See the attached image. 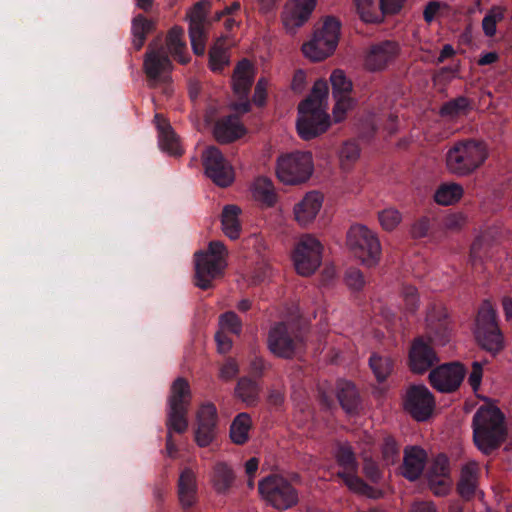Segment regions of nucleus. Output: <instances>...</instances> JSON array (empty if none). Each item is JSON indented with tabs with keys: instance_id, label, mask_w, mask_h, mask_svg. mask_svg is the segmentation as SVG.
I'll return each instance as SVG.
<instances>
[{
	"instance_id": "nucleus-39",
	"label": "nucleus",
	"mask_w": 512,
	"mask_h": 512,
	"mask_svg": "<svg viewBox=\"0 0 512 512\" xmlns=\"http://www.w3.org/2000/svg\"><path fill=\"white\" fill-rule=\"evenodd\" d=\"M159 146L170 155L178 156L183 153L180 138L174 130H160Z\"/></svg>"
},
{
	"instance_id": "nucleus-40",
	"label": "nucleus",
	"mask_w": 512,
	"mask_h": 512,
	"mask_svg": "<svg viewBox=\"0 0 512 512\" xmlns=\"http://www.w3.org/2000/svg\"><path fill=\"white\" fill-rule=\"evenodd\" d=\"M449 321L448 313L442 303H432L426 309V331L437 328L438 325Z\"/></svg>"
},
{
	"instance_id": "nucleus-47",
	"label": "nucleus",
	"mask_w": 512,
	"mask_h": 512,
	"mask_svg": "<svg viewBox=\"0 0 512 512\" xmlns=\"http://www.w3.org/2000/svg\"><path fill=\"white\" fill-rule=\"evenodd\" d=\"M203 423L217 427L218 415L214 404L204 403L199 407L196 413V424L201 425Z\"/></svg>"
},
{
	"instance_id": "nucleus-61",
	"label": "nucleus",
	"mask_w": 512,
	"mask_h": 512,
	"mask_svg": "<svg viewBox=\"0 0 512 512\" xmlns=\"http://www.w3.org/2000/svg\"><path fill=\"white\" fill-rule=\"evenodd\" d=\"M482 376H483L482 365L479 362H473L472 370L468 377V382L474 391H476L480 387Z\"/></svg>"
},
{
	"instance_id": "nucleus-57",
	"label": "nucleus",
	"mask_w": 512,
	"mask_h": 512,
	"mask_svg": "<svg viewBox=\"0 0 512 512\" xmlns=\"http://www.w3.org/2000/svg\"><path fill=\"white\" fill-rule=\"evenodd\" d=\"M429 474H435L436 477L450 476L448 458L445 455H438L432 464Z\"/></svg>"
},
{
	"instance_id": "nucleus-18",
	"label": "nucleus",
	"mask_w": 512,
	"mask_h": 512,
	"mask_svg": "<svg viewBox=\"0 0 512 512\" xmlns=\"http://www.w3.org/2000/svg\"><path fill=\"white\" fill-rule=\"evenodd\" d=\"M399 53L400 46L396 41L383 40L374 43L366 52L364 65L369 71H382L396 59Z\"/></svg>"
},
{
	"instance_id": "nucleus-11",
	"label": "nucleus",
	"mask_w": 512,
	"mask_h": 512,
	"mask_svg": "<svg viewBox=\"0 0 512 512\" xmlns=\"http://www.w3.org/2000/svg\"><path fill=\"white\" fill-rule=\"evenodd\" d=\"M323 244L313 234H304L297 241L292 260L297 273L301 276H310L322 263Z\"/></svg>"
},
{
	"instance_id": "nucleus-41",
	"label": "nucleus",
	"mask_w": 512,
	"mask_h": 512,
	"mask_svg": "<svg viewBox=\"0 0 512 512\" xmlns=\"http://www.w3.org/2000/svg\"><path fill=\"white\" fill-rule=\"evenodd\" d=\"M341 406L347 413H353L358 407V396L353 384L345 382L341 385L338 393Z\"/></svg>"
},
{
	"instance_id": "nucleus-62",
	"label": "nucleus",
	"mask_w": 512,
	"mask_h": 512,
	"mask_svg": "<svg viewBox=\"0 0 512 512\" xmlns=\"http://www.w3.org/2000/svg\"><path fill=\"white\" fill-rule=\"evenodd\" d=\"M406 0H380V9L383 13L396 14L398 13Z\"/></svg>"
},
{
	"instance_id": "nucleus-10",
	"label": "nucleus",
	"mask_w": 512,
	"mask_h": 512,
	"mask_svg": "<svg viewBox=\"0 0 512 512\" xmlns=\"http://www.w3.org/2000/svg\"><path fill=\"white\" fill-rule=\"evenodd\" d=\"M143 68L150 87L155 88L162 84L164 85L163 93L166 95L171 93L169 83L173 64L165 47L154 48L151 43L144 56Z\"/></svg>"
},
{
	"instance_id": "nucleus-7",
	"label": "nucleus",
	"mask_w": 512,
	"mask_h": 512,
	"mask_svg": "<svg viewBox=\"0 0 512 512\" xmlns=\"http://www.w3.org/2000/svg\"><path fill=\"white\" fill-rule=\"evenodd\" d=\"M314 173V161L310 152L283 154L276 162V176L285 185L306 183Z\"/></svg>"
},
{
	"instance_id": "nucleus-35",
	"label": "nucleus",
	"mask_w": 512,
	"mask_h": 512,
	"mask_svg": "<svg viewBox=\"0 0 512 512\" xmlns=\"http://www.w3.org/2000/svg\"><path fill=\"white\" fill-rule=\"evenodd\" d=\"M357 12L360 18L367 23H377L382 21L383 13L380 9V3L377 4L375 0H354Z\"/></svg>"
},
{
	"instance_id": "nucleus-12",
	"label": "nucleus",
	"mask_w": 512,
	"mask_h": 512,
	"mask_svg": "<svg viewBox=\"0 0 512 512\" xmlns=\"http://www.w3.org/2000/svg\"><path fill=\"white\" fill-rule=\"evenodd\" d=\"M205 175L217 186L226 188L235 181V169L222 152L213 146L201 155Z\"/></svg>"
},
{
	"instance_id": "nucleus-6",
	"label": "nucleus",
	"mask_w": 512,
	"mask_h": 512,
	"mask_svg": "<svg viewBox=\"0 0 512 512\" xmlns=\"http://www.w3.org/2000/svg\"><path fill=\"white\" fill-rule=\"evenodd\" d=\"M227 255V249L220 241H211L207 251L195 254V279L199 288L208 289L212 281L223 274Z\"/></svg>"
},
{
	"instance_id": "nucleus-30",
	"label": "nucleus",
	"mask_w": 512,
	"mask_h": 512,
	"mask_svg": "<svg viewBox=\"0 0 512 512\" xmlns=\"http://www.w3.org/2000/svg\"><path fill=\"white\" fill-rule=\"evenodd\" d=\"M183 36L184 30L182 27H172L167 34V47L176 61L187 64L190 61V56L186 53V43Z\"/></svg>"
},
{
	"instance_id": "nucleus-2",
	"label": "nucleus",
	"mask_w": 512,
	"mask_h": 512,
	"mask_svg": "<svg viewBox=\"0 0 512 512\" xmlns=\"http://www.w3.org/2000/svg\"><path fill=\"white\" fill-rule=\"evenodd\" d=\"M503 421V414L495 406L480 407L474 415V442L483 453H490L504 439Z\"/></svg>"
},
{
	"instance_id": "nucleus-46",
	"label": "nucleus",
	"mask_w": 512,
	"mask_h": 512,
	"mask_svg": "<svg viewBox=\"0 0 512 512\" xmlns=\"http://www.w3.org/2000/svg\"><path fill=\"white\" fill-rule=\"evenodd\" d=\"M452 335V328L450 322L440 323L437 328L427 331L428 341L435 346L446 345Z\"/></svg>"
},
{
	"instance_id": "nucleus-56",
	"label": "nucleus",
	"mask_w": 512,
	"mask_h": 512,
	"mask_svg": "<svg viewBox=\"0 0 512 512\" xmlns=\"http://www.w3.org/2000/svg\"><path fill=\"white\" fill-rule=\"evenodd\" d=\"M467 224V216L463 213L457 212L449 214L444 219V227L450 231H458Z\"/></svg>"
},
{
	"instance_id": "nucleus-25",
	"label": "nucleus",
	"mask_w": 512,
	"mask_h": 512,
	"mask_svg": "<svg viewBox=\"0 0 512 512\" xmlns=\"http://www.w3.org/2000/svg\"><path fill=\"white\" fill-rule=\"evenodd\" d=\"M241 209L234 204L225 205L221 213V228L223 233L230 239L236 240L240 237L242 230Z\"/></svg>"
},
{
	"instance_id": "nucleus-44",
	"label": "nucleus",
	"mask_w": 512,
	"mask_h": 512,
	"mask_svg": "<svg viewBox=\"0 0 512 512\" xmlns=\"http://www.w3.org/2000/svg\"><path fill=\"white\" fill-rule=\"evenodd\" d=\"M400 308L407 314H414L419 308V294L413 286H403L400 292Z\"/></svg>"
},
{
	"instance_id": "nucleus-3",
	"label": "nucleus",
	"mask_w": 512,
	"mask_h": 512,
	"mask_svg": "<svg viewBox=\"0 0 512 512\" xmlns=\"http://www.w3.org/2000/svg\"><path fill=\"white\" fill-rule=\"evenodd\" d=\"M347 247L366 268L376 267L381 260L382 246L376 231L364 224H354L347 232Z\"/></svg>"
},
{
	"instance_id": "nucleus-63",
	"label": "nucleus",
	"mask_w": 512,
	"mask_h": 512,
	"mask_svg": "<svg viewBox=\"0 0 512 512\" xmlns=\"http://www.w3.org/2000/svg\"><path fill=\"white\" fill-rule=\"evenodd\" d=\"M266 96H267V93H266V81L261 78L258 80L256 86H255V90H254V95H253V102L257 105V106H263L265 104V101H266Z\"/></svg>"
},
{
	"instance_id": "nucleus-36",
	"label": "nucleus",
	"mask_w": 512,
	"mask_h": 512,
	"mask_svg": "<svg viewBox=\"0 0 512 512\" xmlns=\"http://www.w3.org/2000/svg\"><path fill=\"white\" fill-rule=\"evenodd\" d=\"M377 220L383 231L393 232L402 223L403 216L399 209L388 206L377 212Z\"/></svg>"
},
{
	"instance_id": "nucleus-51",
	"label": "nucleus",
	"mask_w": 512,
	"mask_h": 512,
	"mask_svg": "<svg viewBox=\"0 0 512 512\" xmlns=\"http://www.w3.org/2000/svg\"><path fill=\"white\" fill-rule=\"evenodd\" d=\"M428 481L431 491L436 496H444L448 494L452 487V480L450 476L436 477L435 474H429Z\"/></svg>"
},
{
	"instance_id": "nucleus-4",
	"label": "nucleus",
	"mask_w": 512,
	"mask_h": 512,
	"mask_svg": "<svg viewBox=\"0 0 512 512\" xmlns=\"http://www.w3.org/2000/svg\"><path fill=\"white\" fill-rule=\"evenodd\" d=\"M260 499L277 511H286L297 506L299 492L288 478L281 474H270L258 482Z\"/></svg>"
},
{
	"instance_id": "nucleus-21",
	"label": "nucleus",
	"mask_w": 512,
	"mask_h": 512,
	"mask_svg": "<svg viewBox=\"0 0 512 512\" xmlns=\"http://www.w3.org/2000/svg\"><path fill=\"white\" fill-rule=\"evenodd\" d=\"M436 362H438V358L431 347V343L423 337L415 339L409 351V367L411 371L423 374Z\"/></svg>"
},
{
	"instance_id": "nucleus-60",
	"label": "nucleus",
	"mask_w": 512,
	"mask_h": 512,
	"mask_svg": "<svg viewBox=\"0 0 512 512\" xmlns=\"http://www.w3.org/2000/svg\"><path fill=\"white\" fill-rule=\"evenodd\" d=\"M239 372V367L234 359H228L220 368V378L229 381L232 380Z\"/></svg>"
},
{
	"instance_id": "nucleus-28",
	"label": "nucleus",
	"mask_w": 512,
	"mask_h": 512,
	"mask_svg": "<svg viewBox=\"0 0 512 512\" xmlns=\"http://www.w3.org/2000/svg\"><path fill=\"white\" fill-rule=\"evenodd\" d=\"M464 195V188L456 182H446L440 184L435 192L433 199L441 206H451L458 203Z\"/></svg>"
},
{
	"instance_id": "nucleus-54",
	"label": "nucleus",
	"mask_w": 512,
	"mask_h": 512,
	"mask_svg": "<svg viewBox=\"0 0 512 512\" xmlns=\"http://www.w3.org/2000/svg\"><path fill=\"white\" fill-rule=\"evenodd\" d=\"M246 130H213L214 139L220 144H230L242 139Z\"/></svg>"
},
{
	"instance_id": "nucleus-52",
	"label": "nucleus",
	"mask_w": 512,
	"mask_h": 512,
	"mask_svg": "<svg viewBox=\"0 0 512 512\" xmlns=\"http://www.w3.org/2000/svg\"><path fill=\"white\" fill-rule=\"evenodd\" d=\"M381 452L383 461L387 465L394 464L399 457L398 445L396 441L390 436L384 438L381 445Z\"/></svg>"
},
{
	"instance_id": "nucleus-24",
	"label": "nucleus",
	"mask_w": 512,
	"mask_h": 512,
	"mask_svg": "<svg viewBox=\"0 0 512 512\" xmlns=\"http://www.w3.org/2000/svg\"><path fill=\"white\" fill-rule=\"evenodd\" d=\"M178 496L184 508L193 506L197 500L196 473L190 468H185L179 476Z\"/></svg>"
},
{
	"instance_id": "nucleus-1",
	"label": "nucleus",
	"mask_w": 512,
	"mask_h": 512,
	"mask_svg": "<svg viewBox=\"0 0 512 512\" xmlns=\"http://www.w3.org/2000/svg\"><path fill=\"white\" fill-rule=\"evenodd\" d=\"M489 157V148L483 141L465 140L452 145L446 155L448 173L467 177L480 169Z\"/></svg>"
},
{
	"instance_id": "nucleus-13",
	"label": "nucleus",
	"mask_w": 512,
	"mask_h": 512,
	"mask_svg": "<svg viewBox=\"0 0 512 512\" xmlns=\"http://www.w3.org/2000/svg\"><path fill=\"white\" fill-rule=\"evenodd\" d=\"M335 458L343 471L338 475L343 479L346 486L353 492L362 494L368 497H376V492L373 488L366 485L357 476V462L354 452L350 445L339 444L335 451Z\"/></svg>"
},
{
	"instance_id": "nucleus-53",
	"label": "nucleus",
	"mask_w": 512,
	"mask_h": 512,
	"mask_svg": "<svg viewBox=\"0 0 512 512\" xmlns=\"http://www.w3.org/2000/svg\"><path fill=\"white\" fill-rule=\"evenodd\" d=\"M210 7L209 0H200L194 4L193 8L188 14L189 22L192 23H205L207 12Z\"/></svg>"
},
{
	"instance_id": "nucleus-19",
	"label": "nucleus",
	"mask_w": 512,
	"mask_h": 512,
	"mask_svg": "<svg viewBox=\"0 0 512 512\" xmlns=\"http://www.w3.org/2000/svg\"><path fill=\"white\" fill-rule=\"evenodd\" d=\"M465 369L460 363L444 364L429 374L431 385L440 392H452L461 384Z\"/></svg>"
},
{
	"instance_id": "nucleus-9",
	"label": "nucleus",
	"mask_w": 512,
	"mask_h": 512,
	"mask_svg": "<svg viewBox=\"0 0 512 512\" xmlns=\"http://www.w3.org/2000/svg\"><path fill=\"white\" fill-rule=\"evenodd\" d=\"M474 336L479 345L496 354L504 348V338L496 320V310L493 305L485 301L477 314Z\"/></svg>"
},
{
	"instance_id": "nucleus-43",
	"label": "nucleus",
	"mask_w": 512,
	"mask_h": 512,
	"mask_svg": "<svg viewBox=\"0 0 512 512\" xmlns=\"http://www.w3.org/2000/svg\"><path fill=\"white\" fill-rule=\"evenodd\" d=\"M188 409H179L169 407L167 427L168 432L175 431L177 433H184L188 428L187 420Z\"/></svg>"
},
{
	"instance_id": "nucleus-49",
	"label": "nucleus",
	"mask_w": 512,
	"mask_h": 512,
	"mask_svg": "<svg viewBox=\"0 0 512 512\" xmlns=\"http://www.w3.org/2000/svg\"><path fill=\"white\" fill-rule=\"evenodd\" d=\"M242 324L234 312H226L219 318V330L224 333L239 334Z\"/></svg>"
},
{
	"instance_id": "nucleus-48",
	"label": "nucleus",
	"mask_w": 512,
	"mask_h": 512,
	"mask_svg": "<svg viewBox=\"0 0 512 512\" xmlns=\"http://www.w3.org/2000/svg\"><path fill=\"white\" fill-rule=\"evenodd\" d=\"M229 59L226 50L218 45L213 46L209 51V67L214 72H221Z\"/></svg>"
},
{
	"instance_id": "nucleus-58",
	"label": "nucleus",
	"mask_w": 512,
	"mask_h": 512,
	"mask_svg": "<svg viewBox=\"0 0 512 512\" xmlns=\"http://www.w3.org/2000/svg\"><path fill=\"white\" fill-rule=\"evenodd\" d=\"M362 458L364 461L363 471L366 477L374 482L378 481L381 477L378 465L365 452L362 453Z\"/></svg>"
},
{
	"instance_id": "nucleus-20",
	"label": "nucleus",
	"mask_w": 512,
	"mask_h": 512,
	"mask_svg": "<svg viewBox=\"0 0 512 512\" xmlns=\"http://www.w3.org/2000/svg\"><path fill=\"white\" fill-rule=\"evenodd\" d=\"M232 81L234 93L240 99H245V101L239 103L237 109L241 112H248L250 103L247 101V96L254 81L253 67L248 59H242L238 62L234 69Z\"/></svg>"
},
{
	"instance_id": "nucleus-26",
	"label": "nucleus",
	"mask_w": 512,
	"mask_h": 512,
	"mask_svg": "<svg viewBox=\"0 0 512 512\" xmlns=\"http://www.w3.org/2000/svg\"><path fill=\"white\" fill-rule=\"evenodd\" d=\"M156 29V22L147 19L143 14H137L131 22V33L133 36L132 45L136 51L142 49L146 42L147 35Z\"/></svg>"
},
{
	"instance_id": "nucleus-22",
	"label": "nucleus",
	"mask_w": 512,
	"mask_h": 512,
	"mask_svg": "<svg viewBox=\"0 0 512 512\" xmlns=\"http://www.w3.org/2000/svg\"><path fill=\"white\" fill-rule=\"evenodd\" d=\"M316 6V0H293L288 3L282 14L285 28L293 33L310 18Z\"/></svg>"
},
{
	"instance_id": "nucleus-33",
	"label": "nucleus",
	"mask_w": 512,
	"mask_h": 512,
	"mask_svg": "<svg viewBox=\"0 0 512 512\" xmlns=\"http://www.w3.org/2000/svg\"><path fill=\"white\" fill-rule=\"evenodd\" d=\"M473 100L466 96H458L442 104L440 114L451 119L467 115L473 109Z\"/></svg>"
},
{
	"instance_id": "nucleus-23",
	"label": "nucleus",
	"mask_w": 512,
	"mask_h": 512,
	"mask_svg": "<svg viewBox=\"0 0 512 512\" xmlns=\"http://www.w3.org/2000/svg\"><path fill=\"white\" fill-rule=\"evenodd\" d=\"M427 453L418 446H410L404 450L402 474L405 478L416 480L424 470Z\"/></svg>"
},
{
	"instance_id": "nucleus-27",
	"label": "nucleus",
	"mask_w": 512,
	"mask_h": 512,
	"mask_svg": "<svg viewBox=\"0 0 512 512\" xmlns=\"http://www.w3.org/2000/svg\"><path fill=\"white\" fill-rule=\"evenodd\" d=\"M250 190L253 198L263 206L271 207L276 203L277 195L269 178L259 177L255 179Z\"/></svg>"
},
{
	"instance_id": "nucleus-59",
	"label": "nucleus",
	"mask_w": 512,
	"mask_h": 512,
	"mask_svg": "<svg viewBox=\"0 0 512 512\" xmlns=\"http://www.w3.org/2000/svg\"><path fill=\"white\" fill-rule=\"evenodd\" d=\"M244 468L245 474L248 477L247 485L252 489L255 486V477L259 468V459L257 457L250 458L245 462Z\"/></svg>"
},
{
	"instance_id": "nucleus-64",
	"label": "nucleus",
	"mask_w": 512,
	"mask_h": 512,
	"mask_svg": "<svg viewBox=\"0 0 512 512\" xmlns=\"http://www.w3.org/2000/svg\"><path fill=\"white\" fill-rule=\"evenodd\" d=\"M410 512H438L436 506L430 501H417L412 504Z\"/></svg>"
},
{
	"instance_id": "nucleus-34",
	"label": "nucleus",
	"mask_w": 512,
	"mask_h": 512,
	"mask_svg": "<svg viewBox=\"0 0 512 512\" xmlns=\"http://www.w3.org/2000/svg\"><path fill=\"white\" fill-rule=\"evenodd\" d=\"M252 419L247 413L238 414L230 426V438L237 445L245 444L249 439Z\"/></svg>"
},
{
	"instance_id": "nucleus-32",
	"label": "nucleus",
	"mask_w": 512,
	"mask_h": 512,
	"mask_svg": "<svg viewBox=\"0 0 512 512\" xmlns=\"http://www.w3.org/2000/svg\"><path fill=\"white\" fill-rule=\"evenodd\" d=\"M361 149L355 141H345L337 152L338 165L341 171L350 172L360 159Z\"/></svg>"
},
{
	"instance_id": "nucleus-16",
	"label": "nucleus",
	"mask_w": 512,
	"mask_h": 512,
	"mask_svg": "<svg viewBox=\"0 0 512 512\" xmlns=\"http://www.w3.org/2000/svg\"><path fill=\"white\" fill-rule=\"evenodd\" d=\"M403 407L415 420L425 421L433 414L435 399L426 386L413 385L405 393Z\"/></svg>"
},
{
	"instance_id": "nucleus-45",
	"label": "nucleus",
	"mask_w": 512,
	"mask_h": 512,
	"mask_svg": "<svg viewBox=\"0 0 512 512\" xmlns=\"http://www.w3.org/2000/svg\"><path fill=\"white\" fill-rule=\"evenodd\" d=\"M259 389L257 384L247 378L239 380L236 387V395L248 405L256 402L258 398Z\"/></svg>"
},
{
	"instance_id": "nucleus-8",
	"label": "nucleus",
	"mask_w": 512,
	"mask_h": 512,
	"mask_svg": "<svg viewBox=\"0 0 512 512\" xmlns=\"http://www.w3.org/2000/svg\"><path fill=\"white\" fill-rule=\"evenodd\" d=\"M341 22L327 16L320 28H317L312 39L305 43L302 51L312 61H322L330 56L336 49L339 41Z\"/></svg>"
},
{
	"instance_id": "nucleus-5",
	"label": "nucleus",
	"mask_w": 512,
	"mask_h": 512,
	"mask_svg": "<svg viewBox=\"0 0 512 512\" xmlns=\"http://www.w3.org/2000/svg\"><path fill=\"white\" fill-rule=\"evenodd\" d=\"M328 92L329 88L326 80L318 79L315 81L310 95L298 106L299 117L295 128H328L331 125L330 116L323 107Z\"/></svg>"
},
{
	"instance_id": "nucleus-38",
	"label": "nucleus",
	"mask_w": 512,
	"mask_h": 512,
	"mask_svg": "<svg viewBox=\"0 0 512 512\" xmlns=\"http://www.w3.org/2000/svg\"><path fill=\"white\" fill-rule=\"evenodd\" d=\"M506 8L502 6H492L484 18L482 19V29L486 37H494L497 32V24L502 22L505 18Z\"/></svg>"
},
{
	"instance_id": "nucleus-50",
	"label": "nucleus",
	"mask_w": 512,
	"mask_h": 512,
	"mask_svg": "<svg viewBox=\"0 0 512 512\" xmlns=\"http://www.w3.org/2000/svg\"><path fill=\"white\" fill-rule=\"evenodd\" d=\"M217 434V427L206 424L197 425L195 429V442L200 447H206L212 443Z\"/></svg>"
},
{
	"instance_id": "nucleus-17",
	"label": "nucleus",
	"mask_w": 512,
	"mask_h": 512,
	"mask_svg": "<svg viewBox=\"0 0 512 512\" xmlns=\"http://www.w3.org/2000/svg\"><path fill=\"white\" fill-rule=\"evenodd\" d=\"M323 203L324 195L321 192L316 190L306 192L293 206V220L299 227L309 228L320 214Z\"/></svg>"
},
{
	"instance_id": "nucleus-37",
	"label": "nucleus",
	"mask_w": 512,
	"mask_h": 512,
	"mask_svg": "<svg viewBox=\"0 0 512 512\" xmlns=\"http://www.w3.org/2000/svg\"><path fill=\"white\" fill-rule=\"evenodd\" d=\"M234 481L232 470L224 463H218L214 466L212 484L218 493H225L229 490Z\"/></svg>"
},
{
	"instance_id": "nucleus-42",
	"label": "nucleus",
	"mask_w": 512,
	"mask_h": 512,
	"mask_svg": "<svg viewBox=\"0 0 512 512\" xmlns=\"http://www.w3.org/2000/svg\"><path fill=\"white\" fill-rule=\"evenodd\" d=\"M370 367L379 382L385 381L391 374L393 362L389 357L372 355L370 357Z\"/></svg>"
},
{
	"instance_id": "nucleus-29",
	"label": "nucleus",
	"mask_w": 512,
	"mask_h": 512,
	"mask_svg": "<svg viewBox=\"0 0 512 512\" xmlns=\"http://www.w3.org/2000/svg\"><path fill=\"white\" fill-rule=\"evenodd\" d=\"M191 398V390L188 381L182 377L174 380L168 398L169 407L188 409Z\"/></svg>"
},
{
	"instance_id": "nucleus-15",
	"label": "nucleus",
	"mask_w": 512,
	"mask_h": 512,
	"mask_svg": "<svg viewBox=\"0 0 512 512\" xmlns=\"http://www.w3.org/2000/svg\"><path fill=\"white\" fill-rule=\"evenodd\" d=\"M332 85V95L335 100L333 107L334 123H340L345 119L346 113L355 105L354 99L350 96L353 90L352 81L347 78L343 70L335 69L329 78Z\"/></svg>"
},
{
	"instance_id": "nucleus-31",
	"label": "nucleus",
	"mask_w": 512,
	"mask_h": 512,
	"mask_svg": "<svg viewBox=\"0 0 512 512\" xmlns=\"http://www.w3.org/2000/svg\"><path fill=\"white\" fill-rule=\"evenodd\" d=\"M478 465L474 461L466 463L461 470L458 491L464 498H470L476 491L478 482Z\"/></svg>"
},
{
	"instance_id": "nucleus-14",
	"label": "nucleus",
	"mask_w": 512,
	"mask_h": 512,
	"mask_svg": "<svg viewBox=\"0 0 512 512\" xmlns=\"http://www.w3.org/2000/svg\"><path fill=\"white\" fill-rule=\"evenodd\" d=\"M267 342L271 353L281 358L293 357L304 346L303 338L294 334L293 330L284 323L271 328Z\"/></svg>"
},
{
	"instance_id": "nucleus-55",
	"label": "nucleus",
	"mask_w": 512,
	"mask_h": 512,
	"mask_svg": "<svg viewBox=\"0 0 512 512\" xmlns=\"http://www.w3.org/2000/svg\"><path fill=\"white\" fill-rule=\"evenodd\" d=\"M346 285L354 291L363 289L366 284L363 273L357 268L349 269L345 274Z\"/></svg>"
}]
</instances>
